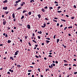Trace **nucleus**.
<instances>
[{"label":"nucleus","mask_w":77,"mask_h":77,"mask_svg":"<svg viewBox=\"0 0 77 77\" xmlns=\"http://www.w3.org/2000/svg\"><path fill=\"white\" fill-rule=\"evenodd\" d=\"M53 9V7H51L49 8V9H50V10H51V9Z\"/></svg>","instance_id":"2f4dec72"},{"label":"nucleus","mask_w":77,"mask_h":77,"mask_svg":"<svg viewBox=\"0 0 77 77\" xmlns=\"http://www.w3.org/2000/svg\"><path fill=\"white\" fill-rule=\"evenodd\" d=\"M57 26H59V23H57Z\"/></svg>","instance_id":"864d4df0"},{"label":"nucleus","mask_w":77,"mask_h":77,"mask_svg":"<svg viewBox=\"0 0 77 77\" xmlns=\"http://www.w3.org/2000/svg\"><path fill=\"white\" fill-rule=\"evenodd\" d=\"M53 21H55V22H57V21L56 20H54V19L53 20Z\"/></svg>","instance_id":"4d7b16f0"},{"label":"nucleus","mask_w":77,"mask_h":77,"mask_svg":"<svg viewBox=\"0 0 77 77\" xmlns=\"http://www.w3.org/2000/svg\"><path fill=\"white\" fill-rule=\"evenodd\" d=\"M17 66H18V67L20 68L21 67V66L20 65H17Z\"/></svg>","instance_id":"bb28decb"},{"label":"nucleus","mask_w":77,"mask_h":77,"mask_svg":"<svg viewBox=\"0 0 77 77\" xmlns=\"http://www.w3.org/2000/svg\"><path fill=\"white\" fill-rule=\"evenodd\" d=\"M7 2H8V0H5V1H4L3 2V3H7Z\"/></svg>","instance_id":"0eeeda50"},{"label":"nucleus","mask_w":77,"mask_h":77,"mask_svg":"<svg viewBox=\"0 0 77 77\" xmlns=\"http://www.w3.org/2000/svg\"><path fill=\"white\" fill-rule=\"evenodd\" d=\"M28 44H29V46H32V45H31V44H30V42H29Z\"/></svg>","instance_id":"cd10ccee"},{"label":"nucleus","mask_w":77,"mask_h":77,"mask_svg":"<svg viewBox=\"0 0 77 77\" xmlns=\"http://www.w3.org/2000/svg\"><path fill=\"white\" fill-rule=\"evenodd\" d=\"M46 39H47L48 40H50V38H46Z\"/></svg>","instance_id":"393cba45"},{"label":"nucleus","mask_w":77,"mask_h":77,"mask_svg":"<svg viewBox=\"0 0 77 77\" xmlns=\"http://www.w3.org/2000/svg\"><path fill=\"white\" fill-rule=\"evenodd\" d=\"M64 66H67V65H68V64H64Z\"/></svg>","instance_id":"6e6d98bb"},{"label":"nucleus","mask_w":77,"mask_h":77,"mask_svg":"<svg viewBox=\"0 0 77 77\" xmlns=\"http://www.w3.org/2000/svg\"><path fill=\"white\" fill-rule=\"evenodd\" d=\"M24 18V16H22L21 18V20H23V19Z\"/></svg>","instance_id":"4be33fe9"},{"label":"nucleus","mask_w":77,"mask_h":77,"mask_svg":"<svg viewBox=\"0 0 77 77\" xmlns=\"http://www.w3.org/2000/svg\"><path fill=\"white\" fill-rule=\"evenodd\" d=\"M27 12V11H26V10H24L23 11V13H24L25 12Z\"/></svg>","instance_id":"c756f323"},{"label":"nucleus","mask_w":77,"mask_h":77,"mask_svg":"<svg viewBox=\"0 0 77 77\" xmlns=\"http://www.w3.org/2000/svg\"><path fill=\"white\" fill-rule=\"evenodd\" d=\"M11 18V16H9V19H9V20H10Z\"/></svg>","instance_id":"c03bdc74"},{"label":"nucleus","mask_w":77,"mask_h":77,"mask_svg":"<svg viewBox=\"0 0 77 77\" xmlns=\"http://www.w3.org/2000/svg\"><path fill=\"white\" fill-rule=\"evenodd\" d=\"M57 43H58V42H59V41L60 40L59 39H57Z\"/></svg>","instance_id":"4468645a"},{"label":"nucleus","mask_w":77,"mask_h":77,"mask_svg":"<svg viewBox=\"0 0 77 77\" xmlns=\"http://www.w3.org/2000/svg\"><path fill=\"white\" fill-rule=\"evenodd\" d=\"M32 2H34L35 1H34V0H31L30 1V3H32Z\"/></svg>","instance_id":"a211bd4d"},{"label":"nucleus","mask_w":77,"mask_h":77,"mask_svg":"<svg viewBox=\"0 0 77 77\" xmlns=\"http://www.w3.org/2000/svg\"><path fill=\"white\" fill-rule=\"evenodd\" d=\"M19 3L18 1L16 2V3Z\"/></svg>","instance_id":"774afa93"},{"label":"nucleus","mask_w":77,"mask_h":77,"mask_svg":"<svg viewBox=\"0 0 77 77\" xmlns=\"http://www.w3.org/2000/svg\"><path fill=\"white\" fill-rule=\"evenodd\" d=\"M42 12H45V9L42 8Z\"/></svg>","instance_id":"f8f14e48"},{"label":"nucleus","mask_w":77,"mask_h":77,"mask_svg":"<svg viewBox=\"0 0 77 77\" xmlns=\"http://www.w3.org/2000/svg\"><path fill=\"white\" fill-rule=\"evenodd\" d=\"M24 37H25V39H27V38L28 36H27V35L25 36H24Z\"/></svg>","instance_id":"dca6fc26"},{"label":"nucleus","mask_w":77,"mask_h":77,"mask_svg":"<svg viewBox=\"0 0 77 77\" xmlns=\"http://www.w3.org/2000/svg\"><path fill=\"white\" fill-rule=\"evenodd\" d=\"M51 66H49V67L50 68H51V69H53V66L52 64L51 65Z\"/></svg>","instance_id":"f257e3e1"},{"label":"nucleus","mask_w":77,"mask_h":77,"mask_svg":"<svg viewBox=\"0 0 77 77\" xmlns=\"http://www.w3.org/2000/svg\"><path fill=\"white\" fill-rule=\"evenodd\" d=\"M44 26H42V27H43L44 28V27H45V26H46V24H45H45H43Z\"/></svg>","instance_id":"7ed1b4c3"},{"label":"nucleus","mask_w":77,"mask_h":77,"mask_svg":"<svg viewBox=\"0 0 77 77\" xmlns=\"http://www.w3.org/2000/svg\"><path fill=\"white\" fill-rule=\"evenodd\" d=\"M72 28V26L69 27L68 28V29H70V28Z\"/></svg>","instance_id":"a878e982"},{"label":"nucleus","mask_w":77,"mask_h":77,"mask_svg":"<svg viewBox=\"0 0 77 77\" xmlns=\"http://www.w3.org/2000/svg\"><path fill=\"white\" fill-rule=\"evenodd\" d=\"M52 65H53V66H55L56 65H55V64H54V63H53Z\"/></svg>","instance_id":"58836bf2"},{"label":"nucleus","mask_w":77,"mask_h":77,"mask_svg":"<svg viewBox=\"0 0 77 77\" xmlns=\"http://www.w3.org/2000/svg\"><path fill=\"white\" fill-rule=\"evenodd\" d=\"M35 46L36 47H37L38 46V45H36L35 44Z\"/></svg>","instance_id":"f704fd0d"},{"label":"nucleus","mask_w":77,"mask_h":77,"mask_svg":"<svg viewBox=\"0 0 77 77\" xmlns=\"http://www.w3.org/2000/svg\"><path fill=\"white\" fill-rule=\"evenodd\" d=\"M12 17L13 18H15V13H14L13 14Z\"/></svg>","instance_id":"423d86ee"},{"label":"nucleus","mask_w":77,"mask_h":77,"mask_svg":"<svg viewBox=\"0 0 77 77\" xmlns=\"http://www.w3.org/2000/svg\"><path fill=\"white\" fill-rule=\"evenodd\" d=\"M42 33V31H40L39 32V34H41Z\"/></svg>","instance_id":"37998d69"},{"label":"nucleus","mask_w":77,"mask_h":77,"mask_svg":"<svg viewBox=\"0 0 77 77\" xmlns=\"http://www.w3.org/2000/svg\"><path fill=\"white\" fill-rule=\"evenodd\" d=\"M6 14H8V13H9V11H7V12L5 11V14H6Z\"/></svg>","instance_id":"5701e85b"},{"label":"nucleus","mask_w":77,"mask_h":77,"mask_svg":"<svg viewBox=\"0 0 77 77\" xmlns=\"http://www.w3.org/2000/svg\"><path fill=\"white\" fill-rule=\"evenodd\" d=\"M28 75H30V73H29L28 74Z\"/></svg>","instance_id":"69168bd1"},{"label":"nucleus","mask_w":77,"mask_h":77,"mask_svg":"<svg viewBox=\"0 0 77 77\" xmlns=\"http://www.w3.org/2000/svg\"><path fill=\"white\" fill-rule=\"evenodd\" d=\"M32 35H33V36H35V33H33Z\"/></svg>","instance_id":"0e129e2a"},{"label":"nucleus","mask_w":77,"mask_h":77,"mask_svg":"<svg viewBox=\"0 0 77 77\" xmlns=\"http://www.w3.org/2000/svg\"><path fill=\"white\" fill-rule=\"evenodd\" d=\"M56 35H55L54 36V39H55L56 38Z\"/></svg>","instance_id":"473e14b6"},{"label":"nucleus","mask_w":77,"mask_h":77,"mask_svg":"<svg viewBox=\"0 0 77 77\" xmlns=\"http://www.w3.org/2000/svg\"><path fill=\"white\" fill-rule=\"evenodd\" d=\"M38 39H41V37H40V36H38Z\"/></svg>","instance_id":"c9c22d12"},{"label":"nucleus","mask_w":77,"mask_h":77,"mask_svg":"<svg viewBox=\"0 0 77 77\" xmlns=\"http://www.w3.org/2000/svg\"><path fill=\"white\" fill-rule=\"evenodd\" d=\"M10 59H12V60H14V57H11L10 58Z\"/></svg>","instance_id":"9d476101"},{"label":"nucleus","mask_w":77,"mask_h":77,"mask_svg":"<svg viewBox=\"0 0 77 77\" xmlns=\"http://www.w3.org/2000/svg\"><path fill=\"white\" fill-rule=\"evenodd\" d=\"M14 32V30L13 29H12L11 30V32H12V33Z\"/></svg>","instance_id":"052dcab7"},{"label":"nucleus","mask_w":77,"mask_h":77,"mask_svg":"<svg viewBox=\"0 0 77 77\" xmlns=\"http://www.w3.org/2000/svg\"><path fill=\"white\" fill-rule=\"evenodd\" d=\"M63 62H66L67 63H68V62H67V61H66L65 60H63Z\"/></svg>","instance_id":"ea45409f"},{"label":"nucleus","mask_w":77,"mask_h":77,"mask_svg":"<svg viewBox=\"0 0 77 77\" xmlns=\"http://www.w3.org/2000/svg\"><path fill=\"white\" fill-rule=\"evenodd\" d=\"M48 56H49V57H52V56H51V55H49Z\"/></svg>","instance_id":"3c124183"},{"label":"nucleus","mask_w":77,"mask_h":77,"mask_svg":"<svg viewBox=\"0 0 77 77\" xmlns=\"http://www.w3.org/2000/svg\"><path fill=\"white\" fill-rule=\"evenodd\" d=\"M27 27L28 29H30V25H28L27 26Z\"/></svg>","instance_id":"39448f33"},{"label":"nucleus","mask_w":77,"mask_h":77,"mask_svg":"<svg viewBox=\"0 0 77 77\" xmlns=\"http://www.w3.org/2000/svg\"><path fill=\"white\" fill-rule=\"evenodd\" d=\"M7 74H11V73H10V72H8Z\"/></svg>","instance_id":"603ef678"},{"label":"nucleus","mask_w":77,"mask_h":77,"mask_svg":"<svg viewBox=\"0 0 77 77\" xmlns=\"http://www.w3.org/2000/svg\"><path fill=\"white\" fill-rule=\"evenodd\" d=\"M61 8V7H60V6H59L57 7L58 9H60V8Z\"/></svg>","instance_id":"09e8293b"},{"label":"nucleus","mask_w":77,"mask_h":77,"mask_svg":"<svg viewBox=\"0 0 77 77\" xmlns=\"http://www.w3.org/2000/svg\"><path fill=\"white\" fill-rule=\"evenodd\" d=\"M28 14L29 15H30L31 14H32V12H29Z\"/></svg>","instance_id":"f3484780"},{"label":"nucleus","mask_w":77,"mask_h":77,"mask_svg":"<svg viewBox=\"0 0 77 77\" xmlns=\"http://www.w3.org/2000/svg\"><path fill=\"white\" fill-rule=\"evenodd\" d=\"M3 35L4 36H5V35H6V33H4L3 34Z\"/></svg>","instance_id":"e2e57ef3"},{"label":"nucleus","mask_w":77,"mask_h":77,"mask_svg":"<svg viewBox=\"0 0 77 77\" xmlns=\"http://www.w3.org/2000/svg\"><path fill=\"white\" fill-rule=\"evenodd\" d=\"M61 21H64V22H66V20H64V19H61Z\"/></svg>","instance_id":"ddd939ff"},{"label":"nucleus","mask_w":77,"mask_h":77,"mask_svg":"<svg viewBox=\"0 0 77 77\" xmlns=\"http://www.w3.org/2000/svg\"><path fill=\"white\" fill-rule=\"evenodd\" d=\"M45 20H47V21H48V20H49V19H48V18H45Z\"/></svg>","instance_id":"b1692460"},{"label":"nucleus","mask_w":77,"mask_h":77,"mask_svg":"<svg viewBox=\"0 0 77 77\" xmlns=\"http://www.w3.org/2000/svg\"><path fill=\"white\" fill-rule=\"evenodd\" d=\"M38 15L39 18H41V15H40V14H38Z\"/></svg>","instance_id":"6ab92c4d"},{"label":"nucleus","mask_w":77,"mask_h":77,"mask_svg":"<svg viewBox=\"0 0 77 77\" xmlns=\"http://www.w3.org/2000/svg\"><path fill=\"white\" fill-rule=\"evenodd\" d=\"M67 28V27H65L64 29V30H66V29Z\"/></svg>","instance_id":"e433bc0d"},{"label":"nucleus","mask_w":77,"mask_h":77,"mask_svg":"<svg viewBox=\"0 0 77 77\" xmlns=\"http://www.w3.org/2000/svg\"><path fill=\"white\" fill-rule=\"evenodd\" d=\"M6 20L3 21V24H4V25H5V24H6Z\"/></svg>","instance_id":"6e6552de"},{"label":"nucleus","mask_w":77,"mask_h":77,"mask_svg":"<svg viewBox=\"0 0 77 77\" xmlns=\"http://www.w3.org/2000/svg\"><path fill=\"white\" fill-rule=\"evenodd\" d=\"M45 9H48V7L47 6H46L44 8Z\"/></svg>","instance_id":"79ce46f5"},{"label":"nucleus","mask_w":77,"mask_h":77,"mask_svg":"<svg viewBox=\"0 0 77 77\" xmlns=\"http://www.w3.org/2000/svg\"><path fill=\"white\" fill-rule=\"evenodd\" d=\"M21 6H24V4H21Z\"/></svg>","instance_id":"338daca9"},{"label":"nucleus","mask_w":77,"mask_h":77,"mask_svg":"<svg viewBox=\"0 0 77 77\" xmlns=\"http://www.w3.org/2000/svg\"><path fill=\"white\" fill-rule=\"evenodd\" d=\"M8 43H11V41L8 40Z\"/></svg>","instance_id":"2eb2a0df"},{"label":"nucleus","mask_w":77,"mask_h":77,"mask_svg":"<svg viewBox=\"0 0 77 77\" xmlns=\"http://www.w3.org/2000/svg\"><path fill=\"white\" fill-rule=\"evenodd\" d=\"M20 41L21 42H23V40H22V39H20Z\"/></svg>","instance_id":"8fccbe9b"},{"label":"nucleus","mask_w":77,"mask_h":77,"mask_svg":"<svg viewBox=\"0 0 77 77\" xmlns=\"http://www.w3.org/2000/svg\"><path fill=\"white\" fill-rule=\"evenodd\" d=\"M66 17H69V15H66Z\"/></svg>","instance_id":"680f3d73"},{"label":"nucleus","mask_w":77,"mask_h":77,"mask_svg":"<svg viewBox=\"0 0 77 77\" xmlns=\"http://www.w3.org/2000/svg\"><path fill=\"white\" fill-rule=\"evenodd\" d=\"M46 42L47 44H48L50 42V41L48 40H46Z\"/></svg>","instance_id":"1a4fd4ad"},{"label":"nucleus","mask_w":77,"mask_h":77,"mask_svg":"<svg viewBox=\"0 0 77 77\" xmlns=\"http://www.w3.org/2000/svg\"><path fill=\"white\" fill-rule=\"evenodd\" d=\"M77 74V72H74V74Z\"/></svg>","instance_id":"a18cd8bd"},{"label":"nucleus","mask_w":77,"mask_h":77,"mask_svg":"<svg viewBox=\"0 0 77 77\" xmlns=\"http://www.w3.org/2000/svg\"><path fill=\"white\" fill-rule=\"evenodd\" d=\"M54 3L55 4H58V2H56V1H55V2H54Z\"/></svg>","instance_id":"c85d7f7f"},{"label":"nucleus","mask_w":77,"mask_h":77,"mask_svg":"<svg viewBox=\"0 0 77 77\" xmlns=\"http://www.w3.org/2000/svg\"><path fill=\"white\" fill-rule=\"evenodd\" d=\"M55 63H57H57H58V61H55Z\"/></svg>","instance_id":"de8ad7c7"},{"label":"nucleus","mask_w":77,"mask_h":77,"mask_svg":"<svg viewBox=\"0 0 77 77\" xmlns=\"http://www.w3.org/2000/svg\"><path fill=\"white\" fill-rule=\"evenodd\" d=\"M75 17H72L71 18L72 19V20H73V19H74Z\"/></svg>","instance_id":"7c9ffc66"},{"label":"nucleus","mask_w":77,"mask_h":77,"mask_svg":"<svg viewBox=\"0 0 77 77\" xmlns=\"http://www.w3.org/2000/svg\"><path fill=\"white\" fill-rule=\"evenodd\" d=\"M21 8H22V7H19L17 9V11H18V10H19V9H21Z\"/></svg>","instance_id":"9b49d317"},{"label":"nucleus","mask_w":77,"mask_h":77,"mask_svg":"<svg viewBox=\"0 0 77 77\" xmlns=\"http://www.w3.org/2000/svg\"><path fill=\"white\" fill-rule=\"evenodd\" d=\"M13 20H14V22H15V21H17V20H16V19H14Z\"/></svg>","instance_id":"5fc2aeb1"},{"label":"nucleus","mask_w":77,"mask_h":77,"mask_svg":"<svg viewBox=\"0 0 77 77\" xmlns=\"http://www.w3.org/2000/svg\"><path fill=\"white\" fill-rule=\"evenodd\" d=\"M44 59H45V60H47V58H46V57H44Z\"/></svg>","instance_id":"13d9d810"},{"label":"nucleus","mask_w":77,"mask_h":77,"mask_svg":"<svg viewBox=\"0 0 77 77\" xmlns=\"http://www.w3.org/2000/svg\"><path fill=\"white\" fill-rule=\"evenodd\" d=\"M7 9H8V7H3V9L4 10H7Z\"/></svg>","instance_id":"20e7f679"},{"label":"nucleus","mask_w":77,"mask_h":77,"mask_svg":"<svg viewBox=\"0 0 77 77\" xmlns=\"http://www.w3.org/2000/svg\"><path fill=\"white\" fill-rule=\"evenodd\" d=\"M32 41L33 42H35V43L36 44V41L35 40H32Z\"/></svg>","instance_id":"412c9836"},{"label":"nucleus","mask_w":77,"mask_h":77,"mask_svg":"<svg viewBox=\"0 0 77 77\" xmlns=\"http://www.w3.org/2000/svg\"><path fill=\"white\" fill-rule=\"evenodd\" d=\"M57 12H58V13H60L62 12V11H57Z\"/></svg>","instance_id":"aec40b11"},{"label":"nucleus","mask_w":77,"mask_h":77,"mask_svg":"<svg viewBox=\"0 0 77 77\" xmlns=\"http://www.w3.org/2000/svg\"><path fill=\"white\" fill-rule=\"evenodd\" d=\"M5 37H7V38H8V35H7V34H6Z\"/></svg>","instance_id":"72a5a7b5"},{"label":"nucleus","mask_w":77,"mask_h":77,"mask_svg":"<svg viewBox=\"0 0 77 77\" xmlns=\"http://www.w3.org/2000/svg\"><path fill=\"white\" fill-rule=\"evenodd\" d=\"M28 72H32V70H28Z\"/></svg>","instance_id":"a19ab883"},{"label":"nucleus","mask_w":77,"mask_h":77,"mask_svg":"<svg viewBox=\"0 0 77 77\" xmlns=\"http://www.w3.org/2000/svg\"><path fill=\"white\" fill-rule=\"evenodd\" d=\"M38 71H39V72H40V69L38 68Z\"/></svg>","instance_id":"bf43d9fd"},{"label":"nucleus","mask_w":77,"mask_h":77,"mask_svg":"<svg viewBox=\"0 0 77 77\" xmlns=\"http://www.w3.org/2000/svg\"><path fill=\"white\" fill-rule=\"evenodd\" d=\"M73 7L74 8H76V6L75 5H74Z\"/></svg>","instance_id":"49530a36"},{"label":"nucleus","mask_w":77,"mask_h":77,"mask_svg":"<svg viewBox=\"0 0 77 77\" xmlns=\"http://www.w3.org/2000/svg\"><path fill=\"white\" fill-rule=\"evenodd\" d=\"M18 53H19V51H16V52L15 53L14 55L15 56H17V55L18 54Z\"/></svg>","instance_id":"f03ea898"},{"label":"nucleus","mask_w":77,"mask_h":77,"mask_svg":"<svg viewBox=\"0 0 77 77\" xmlns=\"http://www.w3.org/2000/svg\"><path fill=\"white\" fill-rule=\"evenodd\" d=\"M35 57H36V58H39V57L37 55H35Z\"/></svg>","instance_id":"4c0bfd02"}]
</instances>
